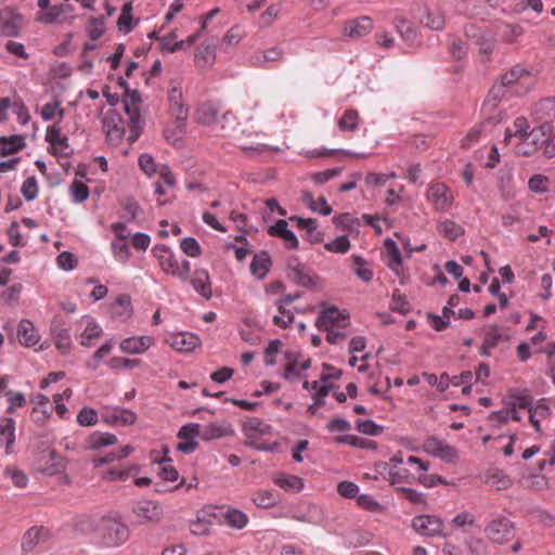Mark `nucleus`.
<instances>
[{
    "instance_id": "nucleus-5",
    "label": "nucleus",
    "mask_w": 555,
    "mask_h": 555,
    "mask_svg": "<svg viewBox=\"0 0 555 555\" xmlns=\"http://www.w3.org/2000/svg\"><path fill=\"white\" fill-rule=\"evenodd\" d=\"M515 526L506 517H496L486 522L483 533L489 542L505 544L514 537Z\"/></svg>"
},
{
    "instance_id": "nucleus-59",
    "label": "nucleus",
    "mask_w": 555,
    "mask_h": 555,
    "mask_svg": "<svg viewBox=\"0 0 555 555\" xmlns=\"http://www.w3.org/2000/svg\"><path fill=\"white\" fill-rule=\"evenodd\" d=\"M281 12V8L279 4H272L270 5L260 16L258 20V26L261 28L270 27L275 20L278 18L279 14Z\"/></svg>"
},
{
    "instance_id": "nucleus-27",
    "label": "nucleus",
    "mask_w": 555,
    "mask_h": 555,
    "mask_svg": "<svg viewBox=\"0 0 555 555\" xmlns=\"http://www.w3.org/2000/svg\"><path fill=\"white\" fill-rule=\"evenodd\" d=\"M80 323L85 326L80 334V344L87 347L93 346L103 333L101 326L89 317L82 318Z\"/></svg>"
},
{
    "instance_id": "nucleus-3",
    "label": "nucleus",
    "mask_w": 555,
    "mask_h": 555,
    "mask_svg": "<svg viewBox=\"0 0 555 555\" xmlns=\"http://www.w3.org/2000/svg\"><path fill=\"white\" fill-rule=\"evenodd\" d=\"M153 256L157 259L160 270L179 279L181 282L189 280L191 264L188 260H180L176 254L166 245L157 244L152 248Z\"/></svg>"
},
{
    "instance_id": "nucleus-9",
    "label": "nucleus",
    "mask_w": 555,
    "mask_h": 555,
    "mask_svg": "<svg viewBox=\"0 0 555 555\" xmlns=\"http://www.w3.org/2000/svg\"><path fill=\"white\" fill-rule=\"evenodd\" d=\"M285 364L284 374L285 379H295L302 376V372L308 370L311 365L309 358L297 351L287 350L284 353Z\"/></svg>"
},
{
    "instance_id": "nucleus-42",
    "label": "nucleus",
    "mask_w": 555,
    "mask_h": 555,
    "mask_svg": "<svg viewBox=\"0 0 555 555\" xmlns=\"http://www.w3.org/2000/svg\"><path fill=\"white\" fill-rule=\"evenodd\" d=\"M251 501L261 508H270L278 504L280 498L272 490L261 489L251 495Z\"/></svg>"
},
{
    "instance_id": "nucleus-38",
    "label": "nucleus",
    "mask_w": 555,
    "mask_h": 555,
    "mask_svg": "<svg viewBox=\"0 0 555 555\" xmlns=\"http://www.w3.org/2000/svg\"><path fill=\"white\" fill-rule=\"evenodd\" d=\"M351 269L353 273L363 282L369 283L373 280L374 273L370 263L360 256H351Z\"/></svg>"
},
{
    "instance_id": "nucleus-46",
    "label": "nucleus",
    "mask_w": 555,
    "mask_h": 555,
    "mask_svg": "<svg viewBox=\"0 0 555 555\" xmlns=\"http://www.w3.org/2000/svg\"><path fill=\"white\" fill-rule=\"evenodd\" d=\"M23 138L20 135L0 138V155L14 154L24 147Z\"/></svg>"
},
{
    "instance_id": "nucleus-13",
    "label": "nucleus",
    "mask_w": 555,
    "mask_h": 555,
    "mask_svg": "<svg viewBox=\"0 0 555 555\" xmlns=\"http://www.w3.org/2000/svg\"><path fill=\"white\" fill-rule=\"evenodd\" d=\"M412 528L421 535L437 537L442 535L444 524L439 517L420 515L413 518Z\"/></svg>"
},
{
    "instance_id": "nucleus-6",
    "label": "nucleus",
    "mask_w": 555,
    "mask_h": 555,
    "mask_svg": "<svg viewBox=\"0 0 555 555\" xmlns=\"http://www.w3.org/2000/svg\"><path fill=\"white\" fill-rule=\"evenodd\" d=\"M426 197L437 211H448L454 199L451 190L442 182H431L427 189Z\"/></svg>"
},
{
    "instance_id": "nucleus-4",
    "label": "nucleus",
    "mask_w": 555,
    "mask_h": 555,
    "mask_svg": "<svg viewBox=\"0 0 555 555\" xmlns=\"http://www.w3.org/2000/svg\"><path fill=\"white\" fill-rule=\"evenodd\" d=\"M548 131V124L542 122L540 126L532 128L520 140L515 142L514 149L518 156L530 157L539 151H544L545 135Z\"/></svg>"
},
{
    "instance_id": "nucleus-17",
    "label": "nucleus",
    "mask_w": 555,
    "mask_h": 555,
    "mask_svg": "<svg viewBox=\"0 0 555 555\" xmlns=\"http://www.w3.org/2000/svg\"><path fill=\"white\" fill-rule=\"evenodd\" d=\"M372 29L373 20L369 16H360L345 22L343 26V35L351 39H358L369 35Z\"/></svg>"
},
{
    "instance_id": "nucleus-51",
    "label": "nucleus",
    "mask_w": 555,
    "mask_h": 555,
    "mask_svg": "<svg viewBox=\"0 0 555 555\" xmlns=\"http://www.w3.org/2000/svg\"><path fill=\"white\" fill-rule=\"evenodd\" d=\"M279 314L273 317V324L281 328H286L294 320L293 313L283 306V301H275Z\"/></svg>"
},
{
    "instance_id": "nucleus-2",
    "label": "nucleus",
    "mask_w": 555,
    "mask_h": 555,
    "mask_svg": "<svg viewBox=\"0 0 555 555\" xmlns=\"http://www.w3.org/2000/svg\"><path fill=\"white\" fill-rule=\"evenodd\" d=\"M533 81L534 79L529 70L519 65L514 66L502 75L501 83L491 89L482 108L492 109L496 105L498 98L503 94L504 87L512 88L517 95H522L532 87Z\"/></svg>"
},
{
    "instance_id": "nucleus-31",
    "label": "nucleus",
    "mask_w": 555,
    "mask_h": 555,
    "mask_svg": "<svg viewBox=\"0 0 555 555\" xmlns=\"http://www.w3.org/2000/svg\"><path fill=\"white\" fill-rule=\"evenodd\" d=\"M15 442V422L12 418H4L0 423V447L4 446L5 454L13 452Z\"/></svg>"
},
{
    "instance_id": "nucleus-32",
    "label": "nucleus",
    "mask_w": 555,
    "mask_h": 555,
    "mask_svg": "<svg viewBox=\"0 0 555 555\" xmlns=\"http://www.w3.org/2000/svg\"><path fill=\"white\" fill-rule=\"evenodd\" d=\"M243 431L247 438L254 439L259 436L270 435L272 427L259 418L250 417L243 423Z\"/></svg>"
},
{
    "instance_id": "nucleus-14",
    "label": "nucleus",
    "mask_w": 555,
    "mask_h": 555,
    "mask_svg": "<svg viewBox=\"0 0 555 555\" xmlns=\"http://www.w3.org/2000/svg\"><path fill=\"white\" fill-rule=\"evenodd\" d=\"M132 512L140 522H158L163 517V507L158 502L143 500L135 503Z\"/></svg>"
},
{
    "instance_id": "nucleus-29",
    "label": "nucleus",
    "mask_w": 555,
    "mask_h": 555,
    "mask_svg": "<svg viewBox=\"0 0 555 555\" xmlns=\"http://www.w3.org/2000/svg\"><path fill=\"white\" fill-rule=\"evenodd\" d=\"M420 22L430 30L440 31L444 28L446 16L439 8H426L424 16L420 18Z\"/></svg>"
},
{
    "instance_id": "nucleus-33",
    "label": "nucleus",
    "mask_w": 555,
    "mask_h": 555,
    "mask_svg": "<svg viewBox=\"0 0 555 555\" xmlns=\"http://www.w3.org/2000/svg\"><path fill=\"white\" fill-rule=\"evenodd\" d=\"M273 482L288 492H299L304 488V480L300 477L285 473L275 474Z\"/></svg>"
},
{
    "instance_id": "nucleus-41",
    "label": "nucleus",
    "mask_w": 555,
    "mask_h": 555,
    "mask_svg": "<svg viewBox=\"0 0 555 555\" xmlns=\"http://www.w3.org/2000/svg\"><path fill=\"white\" fill-rule=\"evenodd\" d=\"M139 472L138 465H130L124 468H109L103 473L102 478L105 481H126L131 476H134Z\"/></svg>"
},
{
    "instance_id": "nucleus-8",
    "label": "nucleus",
    "mask_w": 555,
    "mask_h": 555,
    "mask_svg": "<svg viewBox=\"0 0 555 555\" xmlns=\"http://www.w3.org/2000/svg\"><path fill=\"white\" fill-rule=\"evenodd\" d=\"M103 131L112 145H118L125 134V121L116 111H108L103 118Z\"/></svg>"
},
{
    "instance_id": "nucleus-36",
    "label": "nucleus",
    "mask_w": 555,
    "mask_h": 555,
    "mask_svg": "<svg viewBox=\"0 0 555 555\" xmlns=\"http://www.w3.org/2000/svg\"><path fill=\"white\" fill-rule=\"evenodd\" d=\"M117 442V437L111 433H92L86 440V446L91 450H99L107 446H113Z\"/></svg>"
},
{
    "instance_id": "nucleus-24",
    "label": "nucleus",
    "mask_w": 555,
    "mask_h": 555,
    "mask_svg": "<svg viewBox=\"0 0 555 555\" xmlns=\"http://www.w3.org/2000/svg\"><path fill=\"white\" fill-rule=\"evenodd\" d=\"M155 339L152 336L128 337L120 341L119 349L124 353L140 354L153 346Z\"/></svg>"
},
{
    "instance_id": "nucleus-1",
    "label": "nucleus",
    "mask_w": 555,
    "mask_h": 555,
    "mask_svg": "<svg viewBox=\"0 0 555 555\" xmlns=\"http://www.w3.org/2000/svg\"><path fill=\"white\" fill-rule=\"evenodd\" d=\"M79 528L107 547L119 546L129 538L128 527L116 516L86 519L79 524Z\"/></svg>"
},
{
    "instance_id": "nucleus-63",
    "label": "nucleus",
    "mask_w": 555,
    "mask_h": 555,
    "mask_svg": "<svg viewBox=\"0 0 555 555\" xmlns=\"http://www.w3.org/2000/svg\"><path fill=\"white\" fill-rule=\"evenodd\" d=\"M225 520L228 525L233 528L242 529L247 525V516L238 509H230L225 513Z\"/></svg>"
},
{
    "instance_id": "nucleus-45",
    "label": "nucleus",
    "mask_w": 555,
    "mask_h": 555,
    "mask_svg": "<svg viewBox=\"0 0 555 555\" xmlns=\"http://www.w3.org/2000/svg\"><path fill=\"white\" fill-rule=\"evenodd\" d=\"M271 266L270 257L267 253H261L253 258L250 263L251 273L258 279H263Z\"/></svg>"
},
{
    "instance_id": "nucleus-58",
    "label": "nucleus",
    "mask_w": 555,
    "mask_h": 555,
    "mask_svg": "<svg viewBox=\"0 0 555 555\" xmlns=\"http://www.w3.org/2000/svg\"><path fill=\"white\" fill-rule=\"evenodd\" d=\"M324 248L330 253L346 254L350 248V241L346 235H341L325 243Z\"/></svg>"
},
{
    "instance_id": "nucleus-56",
    "label": "nucleus",
    "mask_w": 555,
    "mask_h": 555,
    "mask_svg": "<svg viewBox=\"0 0 555 555\" xmlns=\"http://www.w3.org/2000/svg\"><path fill=\"white\" fill-rule=\"evenodd\" d=\"M357 504L362 509L372 512V513H382L384 512V506L378 503L372 495L370 494H360L357 496Z\"/></svg>"
},
{
    "instance_id": "nucleus-28",
    "label": "nucleus",
    "mask_w": 555,
    "mask_h": 555,
    "mask_svg": "<svg viewBox=\"0 0 555 555\" xmlns=\"http://www.w3.org/2000/svg\"><path fill=\"white\" fill-rule=\"evenodd\" d=\"M51 336L55 348L62 353L67 354L72 349V338L67 328L53 322L51 325Z\"/></svg>"
},
{
    "instance_id": "nucleus-23",
    "label": "nucleus",
    "mask_w": 555,
    "mask_h": 555,
    "mask_svg": "<svg viewBox=\"0 0 555 555\" xmlns=\"http://www.w3.org/2000/svg\"><path fill=\"white\" fill-rule=\"evenodd\" d=\"M270 236L281 238L288 249H297L299 242L295 233L288 229L287 221L280 219L268 229Z\"/></svg>"
},
{
    "instance_id": "nucleus-47",
    "label": "nucleus",
    "mask_w": 555,
    "mask_h": 555,
    "mask_svg": "<svg viewBox=\"0 0 555 555\" xmlns=\"http://www.w3.org/2000/svg\"><path fill=\"white\" fill-rule=\"evenodd\" d=\"M528 188L533 193H547L551 190V180L544 175L537 173L528 180Z\"/></svg>"
},
{
    "instance_id": "nucleus-52",
    "label": "nucleus",
    "mask_w": 555,
    "mask_h": 555,
    "mask_svg": "<svg viewBox=\"0 0 555 555\" xmlns=\"http://www.w3.org/2000/svg\"><path fill=\"white\" fill-rule=\"evenodd\" d=\"M176 31H170L160 38V48L163 51L173 53L178 50L184 49V40H177Z\"/></svg>"
},
{
    "instance_id": "nucleus-61",
    "label": "nucleus",
    "mask_w": 555,
    "mask_h": 555,
    "mask_svg": "<svg viewBox=\"0 0 555 555\" xmlns=\"http://www.w3.org/2000/svg\"><path fill=\"white\" fill-rule=\"evenodd\" d=\"M73 201L77 204L85 202L89 197L88 186L79 180H74L69 188Z\"/></svg>"
},
{
    "instance_id": "nucleus-22",
    "label": "nucleus",
    "mask_w": 555,
    "mask_h": 555,
    "mask_svg": "<svg viewBox=\"0 0 555 555\" xmlns=\"http://www.w3.org/2000/svg\"><path fill=\"white\" fill-rule=\"evenodd\" d=\"M193 289L206 300L212 297L210 276L205 269H195L190 278Z\"/></svg>"
},
{
    "instance_id": "nucleus-43",
    "label": "nucleus",
    "mask_w": 555,
    "mask_h": 555,
    "mask_svg": "<svg viewBox=\"0 0 555 555\" xmlns=\"http://www.w3.org/2000/svg\"><path fill=\"white\" fill-rule=\"evenodd\" d=\"M288 267L293 270L294 279L302 286H314L317 284V276L310 273V270L299 262L293 266L291 262Z\"/></svg>"
},
{
    "instance_id": "nucleus-49",
    "label": "nucleus",
    "mask_w": 555,
    "mask_h": 555,
    "mask_svg": "<svg viewBox=\"0 0 555 555\" xmlns=\"http://www.w3.org/2000/svg\"><path fill=\"white\" fill-rule=\"evenodd\" d=\"M60 105L61 103L59 101L44 104L41 108V117L43 120L57 119V122H60L64 117V109L61 108Z\"/></svg>"
},
{
    "instance_id": "nucleus-11",
    "label": "nucleus",
    "mask_w": 555,
    "mask_h": 555,
    "mask_svg": "<svg viewBox=\"0 0 555 555\" xmlns=\"http://www.w3.org/2000/svg\"><path fill=\"white\" fill-rule=\"evenodd\" d=\"M423 447L425 452L444 462L454 463L459 459V453L454 447L436 437L427 438Z\"/></svg>"
},
{
    "instance_id": "nucleus-55",
    "label": "nucleus",
    "mask_w": 555,
    "mask_h": 555,
    "mask_svg": "<svg viewBox=\"0 0 555 555\" xmlns=\"http://www.w3.org/2000/svg\"><path fill=\"white\" fill-rule=\"evenodd\" d=\"M509 397L513 400L512 405L518 409H527L530 412V408H532V398L527 390L511 391Z\"/></svg>"
},
{
    "instance_id": "nucleus-18",
    "label": "nucleus",
    "mask_w": 555,
    "mask_h": 555,
    "mask_svg": "<svg viewBox=\"0 0 555 555\" xmlns=\"http://www.w3.org/2000/svg\"><path fill=\"white\" fill-rule=\"evenodd\" d=\"M169 113L172 118L188 120L189 106L183 101L182 90L173 86L168 92Z\"/></svg>"
},
{
    "instance_id": "nucleus-12",
    "label": "nucleus",
    "mask_w": 555,
    "mask_h": 555,
    "mask_svg": "<svg viewBox=\"0 0 555 555\" xmlns=\"http://www.w3.org/2000/svg\"><path fill=\"white\" fill-rule=\"evenodd\" d=\"M315 325L320 331H326L333 327H347L349 325V318L336 307H330L320 313Z\"/></svg>"
},
{
    "instance_id": "nucleus-64",
    "label": "nucleus",
    "mask_w": 555,
    "mask_h": 555,
    "mask_svg": "<svg viewBox=\"0 0 555 555\" xmlns=\"http://www.w3.org/2000/svg\"><path fill=\"white\" fill-rule=\"evenodd\" d=\"M98 421V412L92 408L85 406L77 415V423L81 426H93Z\"/></svg>"
},
{
    "instance_id": "nucleus-19",
    "label": "nucleus",
    "mask_w": 555,
    "mask_h": 555,
    "mask_svg": "<svg viewBox=\"0 0 555 555\" xmlns=\"http://www.w3.org/2000/svg\"><path fill=\"white\" fill-rule=\"evenodd\" d=\"M102 420L108 425L127 426L135 422L137 415L130 410L115 406L105 409L102 413Z\"/></svg>"
},
{
    "instance_id": "nucleus-7",
    "label": "nucleus",
    "mask_w": 555,
    "mask_h": 555,
    "mask_svg": "<svg viewBox=\"0 0 555 555\" xmlns=\"http://www.w3.org/2000/svg\"><path fill=\"white\" fill-rule=\"evenodd\" d=\"M24 24L23 15L12 7L0 10V35L16 37Z\"/></svg>"
},
{
    "instance_id": "nucleus-48",
    "label": "nucleus",
    "mask_w": 555,
    "mask_h": 555,
    "mask_svg": "<svg viewBox=\"0 0 555 555\" xmlns=\"http://www.w3.org/2000/svg\"><path fill=\"white\" fill-rule=\"evenodd\" d=\"M359 125V114L356 109H347L338 120L337 126L340 131H354Z\"/></svg>"
},
{
    "instance_id": "nucleus-26",
    "label": "nucleus",
    "mask_w": 555,
    "mask_h": 555,
    "mask_svg": "<svg viewBox=\"0 0 555 555\" xmlns=\"http://www.w3.org/2000/svg\"><path fill=\"white\" fill-rule=\"evenodd\" d=\"M219 111L220 107L217 103L211 101L203 102L197 106L194 119L201 125L209 126L216 121Z\"/></svg>"
},
{
    "instance_id": "nucleus-60",
    "label": "nucleus",
    "mask_w": 555,
    "mask_h": 555,
    "mask_svg": "<svg viewBox=\"0 0 555 555\" xmlns=\"http://www.w3.org/2000/svg\"><path fill=\"white\" fill-rule=\"evenodd\" d=\"M283 59V52L279 48H270L255 56V63L264 65L268 62H279Z\"/></svg>"
},
{
    "instance_id": "nucleus-50",
    "label": "nucleus",
    "mask_w": 555,
    "mask_h": 555,
    "mask_svg": "<svg viewBox=\"0 0 555 555\" xmlns=\"http://www.w3.org/2000/svg\"><path fill=\"white\" fill-rule=\"evenodd\" d=\"M487 483H489L496 490H506L512 486V480L502 470L495 469L489 474L487 478Z\"/></svg>"
},
{
    "instance_id": "nucleus-25",
    "label": "nucleus",
    "mask_w": 555,
    "mask_h": 555,
    "mask_svg": "<svg viewBox=\"0 0 555 555\" xmlns=\"http://www.w3.org/2000/svg\"><path fill=\"white\" fill-rule=\"evenodd\" d=\"M50 532L44 527H31L22 538V548L24 552H31L38 544L46 542Z\"/></svg>"
},
{
    "instance_id": "nucleus-30",
    "label": "nucleus",
    "mask_w": 555,
    "mask_h": 555,
    "mask_svg": "<svg viewBox=\"0 0 555 555\" xmlns=\"http://www.w3.org/2000/svg\"><path fill=\"white\" fill-rule=\"evenodd\" d=\"M533 116L541 124H552V120L555 118V99L546 98L539 101L534 105Z\"/></svg>"
},
{
    "instance_id": "nucleus-37",
    "label": "nucleus",
    "mask_w": 555,
    "mask_h": 555,
    "mask_svg": "<svg viewBox=\"0 0 555 555\" xmlns=\"http://www.w3.org/2000/svg\"><path fill=\"white\" fill-rule=\"evenodd\" d=\"M112 315L115 319L127 320L132 314L131 299L128 295L121 294L112 306Z\"/></svg>"
},
{
    "instance_id": "nucleus-16",
    "label": "nucleus",
    "mask_w": 555,
    "mask_h": 555,
    "mask_svg": "<svg viewBox=\"0 0 555 555\" xmlns=\"http://www.w3.org/2000/svg\"><path fill=\"white\" fill-rule=\"evenodd\" d=\"M140 99L137 93H133L124 101V108L129 117V127L131 131L130 140L134 141L139 137L141 129V116L139 108Z\"/></svg>"
},
{
    "instance_id": "nucleus-10",
    "label": "nucleus",
    "mask_w": 555,
    "mask_h": 555,
    "mask_svg": "<svg viewBox=\"0 0 555 555\" xmlns=\"http://www.w3.org/2000/svg\"><path fill=\"white\" fill-rule=\"evenodd\" d=\"M139 166L149 177L158 173L159 178L169 188L176 185V178L168 166L157 165L150 154H142L139 157Z\"/></svg>"
},
{
    "instance_id": "nucleus-54",
    "label": "nucleus",
    "mask_w": 555,
    "mask_h": 555,
    "mask_svg": "<svg viewBox=\"0 0 555 555\" xmlns=\"http://www.w3.org/2000/svg\"><path fill=\"white\" fill-rule=\"evenodd\" d=\"M117 25L119 30L129 33L132 29V3L126 2L122 5L121 13L118 17Z\"/></svg>"
},
{
    "instance_id": "nucleus-40",
    "label": "nucleus",
    "mask_w": 555,
    "mask_h": 555,
    "mask_svg": "<svg viewBox=\"0 0 555 555\" xmlns=\"http://www.w3.org/2000/svg\"><path fill=\"white\" fill-rule=\"evenodd\" d=\"M46 140L60 152H63L68 146L67 137L62 133L59 122L48 127Z\"/></svg>"
},
{
    "instance_id": "nucleus-62",
    "label": "nucleus",
    "mask_w": 555,
    "mask_h": 555,
    "mask_svg": "<svg viewBox=\"0 0 555 555\" xmlns=\"http://www.w3.org/2000/svg\"><path fill=\"white\" fill-rule=\"evenodd\" d=\"M39 188L36 177H28L22 184L21 193L26 201H34L38 196Z\"/></svg>"
},
{
    "instance_id": "nucleus-57",
    "label": "nucleus",
    "mask_w": 555,
    "mask_h": 555,
    "mask_svg": "<svg viewBox=\"0 0 555 555\" xmlns=\"http://www.w3.org/2000/svg\"><path fill=\"white\" fill-rule=\"evenodd\" d=\"M230 433V427L224 424H209L205 427L202 437L206 440L218 439L227 436Z\"/></svg>"
},
{
    "instance_id": "nucleus-53",
    "label": "nucleus",
    "mask_w": 555,
    "mask_h": 555,
    "mask_svg": "<svg viewBox=\"0 0 555 555\" xmlns=\"http://www.w3.org/2000/svg\"><path fill=\"white\" fill-rule=\"evenodd\" d=\"M111 248H112L114 258L118 262L126 263L129 260L131 253H130V248L127 244V241L115 240L112 242Z\"/></svg>"
},
{
    "instance_id": "nucleus-35",
    "label": "nucleus",
    "mask_w": 555,
    "mask_h": 555,
    "mask_svg": "<svg viewBox=\"0 0 555 555\" xmlns=\"http://www.w3.org/2000/svg\"><path fill=\"white\" fill-rule=\"evenodd\" d=\"M530 130L528 120L525 117H517L513 125L506 128L504 141L506 143H511L513 140L517 142Z\"/></svg>"
},
{
    "instance_id": "nucleus-21",
    "label": "nucleus",
    "mask_w": 555,
    "mask_h": 555,
    "mask_svg": "<svg viewBox=\"0 0 555 555\" xmlns=\"http://www.w3.org/2000/svg\"><path fill=\"white\" fill-rule=\"evenodd\" d=\"M16 336L20 344L26 348L35 347L40 341L38 330L28 319H22L18 322Z\"/></svg>"
},
{
    "instance_id": "nucleus-39",
    "label": "nucleus",
    "mask_w": 555,
    "mask_h": 555,
    "mask_svg": "<svg viewBox=\"0 0 555 555\" xmlns=\"http://www.w3.org/2000/svg\"><path fill=\"white\" fill-rule=\"evenodd\" d=\"M437 231L444 238L455 241L464 234V229L461 224L450 219H443L438 222Z\"/></svg>"
},
{
    "instance_id": "nucleus-20",
    "label": "nucleus",
    "mask_w": 555,
    "mask_h": 555,
    "mask_svg": "<svg viewBox=\"0 0 555 555\" xmlns=\"http://www.w3.org/2000/svg\"><path fill=\"white\" fill-rule=\"evenodd\" d=\"M328 377H337V374L322 373L321 382L314 380L312 383H309L306 380L304 383V388L311 389L314 391V393H313L314 403L312 405H310L308 409L311 413H314L318 410V408L323 405V399L328 393V390H330V385L326 384V380Z\"/></svg>"
},
{
    "instance_id": "nucleus-44",
    "label": "nucleus",
    "mask_w": 555,
    "mask_h": 555,
    "mask_svg": "<svg viewBox=\"0 0 555 555\" xmlns=\"http://www.w3.org/2000/svg\"><path fill=\"white\" fill-rule=\"evenodd\" d=\"M550 414V408L545 399H541L534 406L530 408L529 422L537 431H541L540 422Z\"/></svg>"
},
{
    "instance_id": "nucleus-15",
    "label": "nucleus",
    "mask_w": 555,
    "mask_h": 555,
    "mask_svg": "<svg viewBox=\"0 0 555 555\" xmlns=\"http://www.w3.org/2000/svg\"><path fill=\"white\" fill-rule=\"evenodd\" d=\"M166 343L178 352H192L201 345V339L193 333L182 332L169 334Z\"/></svg>"
},
{
    "instance_id": "nucleus-34",
    "label": "nucleus",
    "mask_w": 555,
    "mask_h": 555,
    "mask_svg": "<svg viewBox=\"0 0 555 555\" xmlns=\"http://www.w3.org/2000/svg\"><path fill=\"white\" fill-rule=\"evenodd\" d=\"M186 121L173 118L164 129L165 140L172 145L180 143L185 133Z\"/></svg>"
}]
</instances>
